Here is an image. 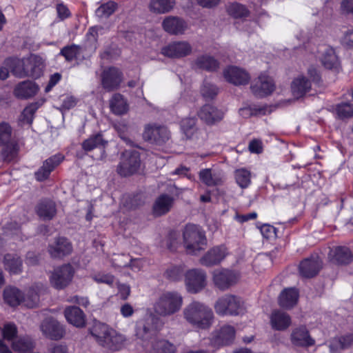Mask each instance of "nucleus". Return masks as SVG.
Wrapping results in <instances>:
<instances>
[{
	"mask_svg": "<svg viewBox=\"0 0 353 353\" xmlns=\"http://www.w3.org/2000/svg\"><path fill=\"white\" fill-rule=\"evenodd\" d=\"M185 320L192 326L208 329L212 324L214 314L210 307L199 301H192L183 311Z\"/></svg>",
	"mask_w": 353,
	"mask_h": 353,
	"instance_id": "f257e3e1",
	"label": "nucleus"
},
{
	"mask_svg": "<svg viewBox=\"0 0 353 353\" xmlns=\"http://www.w3.org/2000/svg\"><path fill=\"white\" fill-rule=\"evenodd\" d=\"M91 334L100 345L113 351L121 349L125 341L123 335L110 330L104 323H95L91 330Z\"/></svg>",
	"mask_w": 353,
	"mask_h": 353,
	"instance_id": "f03ea898",
	"label": "nucleus"
},
{
	"mask_svg": "<svg viewBox=\"0 0 353 353\" xmlns=\"http://www.w3.org/2000/svg\"><path fill=\"white\" fill-rule=\"evenodd\" d=\"M183 243L186 252L190 254H196L203 250L207 244L204 232L194 224H188L183 231Z\"/></svg>",
	"mask_w": 353,
	"mask_h": 353,
	"instance_id": "7ed1b4c3",
	"label": "nucleus"
},
{
	"mask_svg": "<svg viewBox=\"0 0 353 353\" xmlns=\"http://www.w3.org/2000/svg\"><path fill=\"white\" fill-rule=\"evenodd\" d=\"M214 310L221 316H237L245 312V305L241 297L228 294L217 299Z\"/></svg>",
	"mask_w": 353,
	"mask_h": 353,
	"instance_id": "20e7f679",
	"label": "nucleus"
},
{
	"mask_svg": "<svg viewBox=\"0 0 353 353\" xmlns=\"http://www.w3.org/2000/svg\"><path fill=\"white\" fill-rule=\"evenodd\" d=\"M183 304V298L176 292L162 294L154 305V312L163 316L172 315L178 312Z\"/></svg>",
	"mask_w": 353,
	"mask_h": 353,
	"instance_id": "39448f33",
	"label": "nucleus"
},
{
	"mask_svg": "<svg viewBox=\"0 0 353 353\" xmlns=\"http://www.w3.org/2000/svg\"><path fill=\"white\" fill-rule=\"evenodd\" d=\"M141 165L140 154L136 150H125L123 152L117 171L121 176H129L135 174Z\"/></svg>",
	"mask_w": 353,
	"mask_h": 353,
	"instance_id": "423d86ee",
	"label": "nucleus"
},
{
	"mask_svg": "<svg viewBox=\"0 0 353 353\" xmlns=\"http://www.w3.org/2000/svg\"><path fill=\"white\" fill-rule=\"evenodd\" d=\"M143 137L151 143L161 145L170 139V132L164 125L148 124L144 128Z\"/></svg>",
	"mask_w": 353,
	"mask_h": 353,
	"instance_id": "0eeeda50",
	"label": "nucleus"
},
{
	"mask_svg": "<svg viewBox=\"0 0 353 353\" xmlns=\"http://www.w3.org/2000/svg\"><path fill=\"white\" fill-rule=\"evenodd\" d=\"M206 272L201 269H191L185 272V285L188 292L196 294L207 285Z\"/></svg>",
	"mask_w": 353,
	"mask_h": 353,
	"instance_id": "6e6552de",
	"label": "nucleus"
},
{
	"mask_svg": "<svg viewBox=\"0 0 353 353\" xmlns=\"http://www.w3.org/2000/svg\"><path fill=\"white\" fill-rule=\"evenodd\" d=\"M74 275V270L71 265L66 264L57 268L52 272L50 280L52 285L61 290L67 287L71 282Z\"/></svg>",
	"mask_w": 353,
	"mask_h": 353,
	"instance_id": "1a4fd4ad",
	"label": "nucleus"
},
{
	"mask_svg": "<svg viewBox=\"0 0 353 353\" xmlns=\"http://www.w3.org/2000/svg\"><path fill=\"white\" fill-rule=\"evenodd\" d=\"M159 319L150 314L139 321L136 328V335L144 341H149L157 332Z\"/></svg>",
	"mask_w": 353,
	"mask_h": 353,
	"instance_id": "9d476101",
	"label": "nucleus"
},
{
	"mask_svg": "<svg viewBox=\"0 0 353 353\" xmlns=\"http://www.w3.org/2000/svg\"><path fill=\"white\" fill-rule=\"evenodd\" d=\"M236 331L233 326L225 325L214 331L210 337V344L215 348H220L232 344L235 338Z\"/></svg>",
	"mask_w": 353,
	"mask_h": 353,
	"instance_id": "9b49d317",
	"label": "nucleus"
},
{
	"mask_svg": "<svg viewBox=\"0 0 353 353\" xmlns=\"http://www.w3.org/2000/svg\"><path fill=\"white\" fill-rule=\"evenodd\" d=\"M192 47L187 41H173L161 48V54L172 59H181L191 54Z\"/></svg>",
	"mask_w": 353,
	"mask_h": 353,
	"instance_id": "f8f14e48",
	"label": "nucleus"
},
{
	"mask_svg": "<svg viewBox=\"0 0 353 353\" xmlns=\"http://www.w3.org/2000/svg\"><path fill=\"white\" fill-rule=\"evenodd\" d=\"M274 88L272 79L265 74H261L254 79L250 86L253 94L260 98L270 94Z\"/></svg>",
	"mask_w": 353,
	"mask_h": 353,
	"instance_id": "ddd939ff",
	"label": "nucleus"
},
{
	"mask_svg": "<svg viewBox=\"0 0 353 353\" xmlns=\"http://www.w3.org/2000/svg\"><path fill=\"white\" fill-rule=\"evenodd\" d=\"M212 275L214 285L221 290L228 289L238 280V275L236 272L226 269L215 270Z\"/></svg>",
	"mask_w": 353,
	"mask_h": 353,
	"instance_id": "4468645a",
	"label": "nucleus"
},
{
	"mask_svg": "<svg viewBox=\"0 0 353 353\" xmlns=\"http://www.w3.org/2000/svg\"><path fill=\"white\" fill-rule=\"evenodd\" d=\"M43 334L52 340H59L65 334L63 326L55 319L48 318L43 320L41 325Z\"/></svg>",
	"mask_w": 353,
	"mask_h": 353,
	"instance_id": "2eb2a0df",
	"label": "nucleus"
},
{
	"mask_svg": "<svg viewBox=\"0 0 353 353\" xmlns=\"http://www.w3.org/2000/svg\"><path fill=\"white\" fill-rule=\"evenodd\" d=\"M322 268V261L318 256L305 259L299 265L300 274L305 278L315 276Z\"/></svg>",
	"mask_w": 353,
	"mask_h": 353,
	"instance_id": "dca6fc26",
	"label": "nucleus"
},
{
	"mask_svg": "<svg viewBox=\"0 0 353 353\" xmlns=\"http://www.w3.org/2000/svg\"><path fill=\"white\" fill-rule=\"evenodd\" d=\"M291 342L295 346L307 347L315 344V340L311 337L305 326L295 327L291 333Z\"/></svg>",
	"mask_w": 353,
	"mask_h": 353,
	"instance_id": "f3484780",
	"label": "nucleus"
},
{
	"mask_svg": "<svg viewBox=\"0 0 353 353\" xmlns=\"http://www.w3.org/2000/svg\"><path fill=\"white\" fill-rule=\"evenodd\" d=\"M199 177L203 183L209 187L221 185L225 181V175L222 171L211 168L201 170Z\"/></svg>",
	"mask_w": 353,
	"mask_h": 353,
	"instance_id": "a211bd4d",
	"label": "nucleus"
},
{
	"mask_svg": "<svg viewBox=\"0 0 353 353\" xmlns=\"http://www.w3.org/2000/svg\"><path fill=\"white\" fill-rule=\"evenodd\" d=\"M64 159L63 155L57 154L47 159L43 165L35 172L37 181H42L50 176L51 172L57 167Z\"/></svg>",
	"mask_w": 353,
	"mask_h": 353,
	"instance_id": "6ab92c4d",
	"label": "nucleus"
},
{
	"mask_svg": "<svg viewBox=\"0 0 353 353\" xmlns=\"http://www.w3.org/2000/svg\"><path fill=\"white\" fill-rule=\"evenodd\" d=\"M26 77L34 79L39 78L45 68L44 60L38 55H31L25 59Z\"/></svg>",
	"mask_w": 353,
	"mask_h": 353,
	"instance_id": "aec40b11",
	"label": "nucleus"
},
{
	"mask_svg": "<svg viewBox=\"0 0 353 353\" xmlns=\"http://www.w3.org/2000/svg\"><path fill=\"white\" fill-rule=\"evenodd\" d=\"M223 76L227 81L236 85H245L250 79L245 70L236 66H229L225 69Z\"/></svg>",
	"mask_w": 353,
	"mask_h": 353,
	"instance_id": "412c9836",
	"label": "nucleus"
},
{
	"mask_svg": "<svg viewBox=\"0 0 353 353\" xmlns=\"http://www.w3.org/2000/svg\"><path fill=\"white\" fill-rule=\"evenodd\" d=\"M198 116L207 124L213 125L223 119L224 112L212 105L205 104L198 112Z\"/></svg>",
	"mask_w": 353,
	"mask_h": 353,
	"instance_id": "4be33fe9",
	"label": "nucleus"
},
{
	"mask_svg": "<svg viewBox=\"0 0 353 353\" xmlns=\"http://www.w3.org/2000/svg\"><path fill=\"white\" fill-rule=\"evenodd\" d=\"M174 198L168 194H160L152 205V213L155 216H161L168 213L174 206Z\"/></svg>",
	"mask_w": 353,
	"mask_h": 353,
	"instance_id": "5701e85b",
	"label": "nucleus"
},
{
	"mask_svg": "<svg viewBox=\"0 0 353 353\" xmlns=\"http://www.w3.org/2000/svg\"><path fill=\"white\" fill-rule=\"evenodd\" d=\"M121 80V73L116 68H109L108 70L103 72L102 85L103 88L108 91L117 89Z\"/></svg>",
	"mask_w": 353,
	"mask_h": 353,
	"instance_id": "b1692460",
	"label": "nucleus"
},
{
	"mask_svg": "<svg viewBox=\"0 0 353 353\" xmlns=\"http://www.w3.org/2000/svg\"><path fill=\"white\" fill-rule=\"evenodd\" d=\"M72 251L71 243L64 237L57 238L54 243L49 245L48 252L52 258H61Z\"/></svg>",
	"mask_w": 353,
	"mask_h": 353,
	"instance_id": "393cba45",
	"label": "nucleus"
},
{
	"mask_svg": "<svg viewBox=\"0 0 353 353\" xmlns=\"http://www.w3.org/2000/svg\"><path fill=\"white\" fill-rule=\"evenodd\" d=\"M162 26L165 32L173 35L183 34L188 28L183 19L173 16L166 17L163 21Z\"/></svg>",
	"mask_w": 353,
	"mask_h": 353,
	"instance_id": "a878e982",
	"label": "nucleus"
},
{
	"mask_svg": "<svg viewBox=\"0 0 353 353\" xmlns=\"http://www.w3.org/2000/svg\"><path fill=\"white\" fill-rule=\"evenodd\" d=\"M39 89V86L34 82L23 81L15 86L13 93L17 98L25 99L34 97Z\"/></svg>",
	"mask_w": 353,
	"mask_h": 353,
	"instance_id": "bb28decb",
	"label": "nucleus"
},
{
	"mask_svg": "<svg viewBox=\"0 0 353 353\" xmlns=\"http://www.w3.org/2000/svg\"><path fill=\"white\" fill-rule=\"evenodd\" d=\"M44 290L41 283H35L30 287L25 294H23V304L29 308L36 307L39 302V297Z\"/></svg>",
	"mask_w": 353,
	"mask_h": 353,
	"instance_id": "cd10ccee",
	"label": "nucleus"
},
{
	"mask_svg": "<svg viewBox=\"0 0 353 353\" xmlns=\"http://www.w3.org/2000/svg\"><path fill=\"white\" fill-rule=\"evenodd\" d=\"M225 250L214 247L208 250L199 260L202 265L210 267L219 264L225 257Z\"/></svg>",
	"mask_w": 353,
	"mask_h": 353,
	"instance_id": "c85d7f7f",
	"label": "nucleus"
},
{
	"mask_svg": "<svg viewBox=\"0 0 353 353\" xmlns=\"http://www.w3.org/2000/svg\"><path fill=\"white\" fill-rule=\"evenodd\" d=\"M321 64L328 70H338L340 62L334 48L324 46L320 57Z\"/></svg>",
	"mask_w": 353,
	"mask_h": 353,
	"instance_id": "c756f323",
	"label": "nucleus"
},
{
	"mask_svg": "<svg viewBox=\"0 0 353 353\" xmlns=\"http://www.w3.org/2000/svg\"><path fill=\"white\" fill-rule=\"evenodd\" d=\"M68 322L75 327H81L85 324V317L83 312L77 306H70L64 311Z\"/></svg>",
	"mask_w": 353,
	"mask_h": 353,
	"instance_id": "7c9ffc66",
	"label": "nucleus"
},
{
	"mask_svg": "<svg viewBox=\"0 0 353 353\" xmlns=\"http://www.w3.org/2000/svg\"><path fill=\"white\" fill-rule=\"evenodd\" d=\"M299 292L294 288H290L283 290L279 296V305L285 309H291L297 303Z\"/></svg>",
	"mask_w": 353,
	"mask_h": 353,
	"instance_id": "2f4dec72",
	"label": "nucleus"
},
{
	"mask_svg": "<svg viewBox=\"0 0 353 353\" xmlns=\"http://www.w3.org/2000/svg\"><path fill=\"white\" fill-rule=\"evenodd\" d=\"M353 345V333H347L334 337L330 341V350L332 353L351 347Z\"/></svg>",
	"mask_w": 353,
	"mask_h": 353,
	"instance_id": "473e14b6",
	"label": "nucleus"
},
{
	"mask_svg": "<svg viewBox=\"0 0 353 353\" xmlns=\"http://www.w3.org/2000/svg\"><path fill=\"white\" fill-rule=\"evenodd\" d=\"M270 323L274 330H284L290 326L291 318L284 312L274 310L270 316Z\"/></svg>",
	"mask_w": 353,
	"mask_h": 353,
	"instance_id": "72a5a7b5",
	"label": "nucleus"
},
{
	"mask_svg": "<svg viewBox=\"0 0 353 353\" xmlns=\"http://www.w3.org/2000/svg\"><path fill=\"white\" fill-rule=\"evenodd\" d=\"M3 265L6 270L12 274L22 272L23 262L20 256L14 254H6L3 258Z\"/></svg>",
	"mask_w": 353,
	"mask_h": 353,
	"instance_id": "f704fd0d",
	"label": "nucleus"
},
{
	"mask_svg": "<svg viewBox=\"0 0 353 353\" xmlns=\"http://www.w3.org/2000/svg\"><path fill=\"white\" fill-rule=\"evenodd\" d=\"M55 203L50 200L41 201L37 207V213L43 220H50L56 214Z\"/></svg>",
	"mask_w": 353,
	"mask_h": 353,
	"instance_id": "c9c22d12",
	"label": "nucleus"
},
{
	"mask_svg": "<svg viewBox=\"0 0 353 353\" xmlns=\"http://www.w3.org/2000/svg\"><path fill=\"white\" fill-rule=\"evenodd\" d=\"M3 299L6 303L11 307L23 304V293L15 287H7L3 291Z\"/></svg>",
	"mask_w": 353,
	"mask_h": 353,
	"instance_id": "e433bc0d",
	"label": "nucleus"
},
{
	"mask_svg": "<svg viewBox=\"0 0 353 353\" xmlns=\"http://www.w3.org/2000/svg\"><path fill=\"white\" fill-rule=\"evenodd\" d=\"M110 108L114 114L122 115L128 112V104L123 95L117 93L110 100Z\"/></svg>",
	"mask_w": 353,
	"mask_h": 353,
	"instance_id": "4c0bfd02",
	"label": "nucleus"
},
{
	"mask_svg": "<svg viewBox=\"0 0 353 353\" xmlns=\"http://www.w3.org/2000/svg\"><path fill=\"white\" fill-rule=\"evenodd\" d=\"M195 65L201 70L214 72L219 68V61L212 56L203 54L196 58Z\"/></svg>",
	"mask_w": 353,
	"mask_h": 353,
	"instance_id": "58836bf2",
	"label": "nucleus"
},
{
	"mask_svg": "<svg viewBox=\"0 0 353 353\" xmlns=\"http://www.w3.org/2000/svg\"><path fill=\"white\" fill-rule=\"evenodd\" d=\"M291 88L293 94L296 97H300L310 90L311 83L304 76H299L294 79Z\"/></svg>",
	"mask_w": 353,
	"mask_h": 353,
	"instance_id": "ea45409f",
	"label": "nucleus"
},
{
	"mask_svg": "<svg viewBox=\"0 0 353 353\" xmlns=\"http://www.w3.org/2000/svg\"><path fill=\"white\" fill-rule=\"evenodd\" d=\"M107 143L103 135L101 133H97L83 141L81 147L84 151L90 152L95 148H103Z\"/></svg>",
	"mask_w": 353,
	"mask_h": 353,
	"instance_id": "a19ab883",
	"label": "nucleus"
},
{
	"mask_svg": "<svg viewBox=\"0 0 353 353\" xmlns=\"http://www.w3.org/2000/svg\"><path fill=\"white\" fill-rule=\"evenodd\" d=\"M5 65L9 66L10 72L17 77L23 78L26 77L25 59L9 58L6 59Z\"/></svg>",
	"mask_w": 353,
	"mask_h": 353,
	"instance_id": "79ce46f5",
	"label": "nucleus"
},
{
	"mask_svg": "<svg viewBox=\"0 0 353 353\" xmlns=\"http://www.w3.org/2000/svg\"><path fill=\"white\" fill-rule=\"evenodd\" d=\"M174 4V0H151L149 8L152 12L163 14L170 12Z\"/></svg>",
	"mask_w": 353,
	"mask_h": 353,
	"instance_id": "37998d69",
	"label": "nucleus"
},
{
	"mask_svg": "<svg viewBox=\"0 0 353 353\" xmlns=\"http://www.w3.org/2000/svg\"><path fill=\"white\" fill-rule=\"evenodd\" d=\"M353 259V254L347 247L339 246L335 248L333 260L339 264H347Z\"/></svg>",
	"mask_w": 353,
	"mask_h": 353,
	"instance_id": "c03bdc74",
	"label": "nucleus"
},
{
	"mask_svg": "<svg viewBox=\"0 0 353 353\" xmlns=\"http://www.w3.org/2000/svg\"><path fill=\"white\" fill-rule=\"evenodd\" d=\"M12 347L16 352L25 353L32 350L34 344L30 336H25L14 340L12 343Z\"/></svg>",
	"mask_w": 353,
	"mask_h": 353,
	"instance_id": "a18cd8bd",
	"label": "nucleus"
},
{
	"mask_svg": "<svg viewBox=\"0 0 353 353\" xmlns=\"http://www.w3.org/2000/svg\"><path fill=\"white\" fill-rule=\"evenodd\" d=\"M82 48L80 46L72 44L64 46L60 51L59 55L63 57L66 61L70 62L80 57Z\"/></svg>",
	"mask_w": 353,
	"mask_h": 353,
	"instance_id": "49530a36",
	"label": "nucleus"
},
{
	"mask_svg": "<svg viewBox=\"0 0 353 353\" xmlns=\"http://www.w3.org/2000/svg\"><path fill=\"white\" fill-rule=\"evenodd\" d=\"M117 8V3L109 1L101 5L95 11L96 16L100 19H106L112 15Z\"/></svg>",
	"mask_w": 353,
	"mask_h": 353,
	"instance_id": "de8ad7c7",
	"label": "nucleus"
},
{
	"mask_svg": "<svg viewBox=\"0 0 353 353\" xmlns=\"http://www.w3.org/2000/svg\"><path fill=\"white\" fill-rule=\"evenodd\" d=\"M234 178L236 183L243 189L247 188L251 183V172L245 168L236 170Z\"/></svg>",
	"mask_w": 353,
	"mask_h": 353,
	"instance_id": "09e8293b",
	"label": "nucleus"
},
{
	"mask_svg": "<svg viewBox=\"0 0 353 353\" xmlns=\"http://www.w3.org/2000/svg\"><path fill=\"white\" fill-rule=\"evenodd\" d=\"M152 345V353H175L174 345L166 340H155Z\"/></svg>",
	"mask_w": 353,
	"mask_h": 353,
	"instance_id": "8fccbe9b",
	"label": "nucleus"
},
{
	"mask_svg": "<svg viewBox=\"0 0 353 353\" xmlns=\"http://www.w3.org/2000/svg\"><path fill=\"white\" fill-rule=\"evenodd\" d=\"M1 155L5 161L10 162L15 159L18 153V145L16 142L11 141L4 145Z\"/></svg>",
	"mask_w": 353,
	"mask_h": 353,
	"instance_id": "3c124183",
	"label": "nucleus"
},
{
	"mask_svg": "<svg viewBox=\"0 0 353 353\" xmlns=\"http://www.w3.org/2000/svg\"><path fill=\"white\" fill-rule=\"evenodd\" d=\"M336 113L341 119H349L353 117V104L341 103L336 106Z\"/></svg>",
	"mask_w": 353,
	"mask_h": 353,
	"instance_id": "603ef678",
	"label": "nucleus"
},
{
	"mask_svg": "<svg viewBox=\"0 0 353 353\" xmlns=\"http://www.w3.org/2000/svg\"><path fill=\"white\" fill-rule=\"evenodd\" d=\"M185 274L184 266L177 265L168 268L165 272V276L172 281H178L185 276Z\"/></svg>",
	"mask_w": 353,
	"mask_h": 353,
	"instance_id": "864d4df0",
	"label": "nucleus"
},
{
	"mask_svg": "<svg viewBox=\"0 0 353 353\" xmlns=\"http://www.w3.org/2000/svg\"><path fill=\"white\" fill-rule=\"evenodd\" d=\"M37 108L35 105L31 104L27 106L22 112L19 117V123L21 125L27 124L30 125L33 120V116Z\"/></svg>",
	"mask_w": 353,
	"mask_h": 353,
	"instance_id": "5fc2aeb1",
	"label": "nucleus"
},
{
	"mask_svg": "<svg viewBox=\"0 0 353 353\" xmlns=\"http://www.w3.org/2000/svg\"><path fill=\"white\" fill-rule=\"evenodd\" d=\"M181 126L186 137L190 139L195 131L196 119L193 117L183 119L181 122Z\"/></svg>",
	"mask_w": 353,
	"mask_h": 353,
	"instance_id": "6e6d98bb",
	"label": "nucleus"
},
{
	"mask_svg": "<svg viewBox=\"0 0 353 353\" xmlns=\"http://www.w3.org/2000/svg\"><path fill=\"white\" fill-rule=\"evenodd\" d=\"M12 128L5 122L0 123V147L4 145L12 140Z\"/></svg>",
	"mask_w": 353,
	"mask_h": 353,
	"instance_id": "4d7b16f0",
	"label": "nucleus"
},
{
	"mask_svg": "<svg viewBox=\"0 0 353 353\" xmlns=\"http://www.w3.org/2000/svg\"><path fill=\"white\" fill-rule=\"evenodd\" d=\"M228 12L234 18H242L248 14L247 8L244 6L237 3L231 4L228 8Z\"/></svg>",
	"mask_w": 353,
	"mask_h": 353,
	"instance_id": "13d9d810",
	"label": "nucleus"
},
{
	"mask_svg": "<svg viewBox=\"0 0 353 353\" xmlns=\"http://www.w3.org/2000/svg\"><path fill=\"white\" fill-rule=\"evenodd\" d=\"M219 89L216 85L205 81L201 88V94L205 99H212L218 94Z\"/></svg>",
	"mask_w": 353,
	"mask_h": 353,
	"instance_id": "bf43d9fd",
	"label": "nucleus"
},
{
	"mask_svg": "<svg viewBox=\"0 0 353 353\" xmlns=\"http://www.w3.org/2000/svg\"><path fill=\"white\" fill-rule=\"evenodd\" d=\"M17 333V329L14 324L8 323L3 328L0 327V335H2L4 339L12 341Z\"/></svg>",
	"mask_w": 353,
	"mask_h": 353,
	"instance_id": "052dcab7",
	"label": "nucleus"
},
{
	"mask_svg": "<svg viewBox=\"0 0 353 353\" xmlns=\"http://www.w3.org/2000/svg\"><path fill=\"white\" fill-rule=\"evenodd\" d=\"M94 281L98 283H105L112 286L114 282V276L110 274H97L92 276Z\"/></svg>",
	"mask_w": 353,
	"mask_h": 353,
	"instance_id": "680f3d73",
	"label": "nucleus"
},
{
	"mask_svg": "<svg viewBox=\"0 0 353 353\" xmlns=\"http://www.w3.org/2000/svg\"><path fill=\"white\" fill-rule=\"evenodd\" d=\"M260 231L263 236L267 239L276 237V229L269 224H263L260 227Z\"/></svg>",
	"mask_w": 353,
	"mask_h": 353,
	"instance_id": "e2e57ef3",
	"label": "nucleus"
},
{
	"mask_svg": "<svg viewBox=\"0 0 353 353\" xmlns=\"http://www.w3.org/2000/svg\"><path fill=\"white\" fill-rule=\"evenodd\" d=\"M341 43L347 48H353V30H349L344 33Z\"/></svg>",
	"mask_w": 353,
	"mask_h": 353,
	"instance_id": "0e129e2a",
	"label": "nucleus"
},
{
	"mask_svg": "<svg viewBox=\"0 0 353 353\" xmlns=\"http://www.w3.org/2000/svg\"><path fill=\"white\" fill-rule=\"evenodd\" d=\"M117 288L120 298L122 300H126L131 292L130 286L125 283H118Z\"/></svg>",
	"mask_w": 353,
	"mask_h": 353,
	"instance_id": "69168bd1",
	"label": "nucleus"
},
{
	"mask_svg": "<svg viewBox=\"0 0 353 353\" xmlns=\"http://www.w3.org/2000/svg\"><path fill=\"white\" fill-rule=\"evenodd\" d=\"M69 302L81 305L84 307H87L90 305V301L88 300V298L86 296H80L78 295H75L73 296H71L69 300Z\"/></svg>",
	"mask_w": 353,
	"mask_h": 353,
	"instance_id": "338daca9",
	"label": "nucleus"
},
{
	"mask_svg": "<svg viewBox=\"0 0 353 353\" xmlns=\"http://www.w3.org/2000/svg\"><path fill=\"white\" fill-rule=\"evenodd\" d=\"M61 75L58 72L52 74L50 77L48 83L45 88V92H50L52 88L61 80Z\"/></svg>",
	"mask_w": 353,
	"mask_h": 353,
	"instance_id": "774afa93",
	"label": "nucleus"
}]
</instances>
